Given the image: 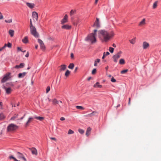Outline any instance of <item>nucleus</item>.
Returning <instances> with one entry per match:
<instances>
[{
    "mask_svg": "<svg viewBox=\"0 0 161 161\" xmlns=\"http://www.w3.org/2000/svg\"><path fill=\"white\" fill-rule=\"evenodd\" d=\"M97 33L99 37L105 42L108 41L114 36L113 31H107L104 30H100L98 31Z\"/></svg>",
    "mask_w": 161,
    "mask_h": 161,
    "instance_id": "1",
    "label": "nucleus"
},
{
    "mask_svg": "<svg viewBox=\"0 0 161 161\" xmlns=\"http://www.w3.org/2000/svg\"><path fill=\"white\" fill-rule=\"evenodd\" d=\"M98 31L97 30H94L93 32L89 34L87 36L85 40L91 42L92 43H94L96 42V36H97Z\"/></svg>",
    "mask_w": 161,
    "mask_h": 161,
    "instance_id": "2",
    "label": "nucleus"
},
{
    "mask_svg": "<svg viewBox=\"0 0 161 161\" xmlns=\"http://www.w3.org/2000/svg\"><path fill=\"white\" fill-rule=\"evenodd\" d=\"M18 128V127L16 125L11 124L8 126L7 130L8 131H12L15 130Z\"/></svg>",
    "mask_w": 161,
    "mask_h": 161,
    "instance_id": "3",
    "label": "nucleus"
},
{
    "mask_svg": "<svg viewBox=\"0 0 161 161\" xmlns=\"http://www.w3.org/2000/svg\"><path fill=\"white\" fill-rule=\"evenodd\" d=\"M30 32L31 34L35 37L37 38L39 36L38 33L37 32L36 28L35 26L30 27Z\"/></svg>",
    "mask_w": 161,
    "mask_h": 161,
    "instance_id": "4",
    "label": "nucleus"
},
{
    "mask_svg": "<svg viewBox=\"0 0 161 161\" xmlns=\"http://www.w3.org/2000/svg\"><path fill=\"white\" fill-rule=\"evenodd\" d=\"M122 53V52L119 51L113 56L112 58L114 62L117 63V62L118 59L121 57Z\"/></svg>",
    "mask_w": 161,
    "mask_h": 161,
    "instance_id": "5",
    "label": "nucleus"
},
{
    "mask_svg": "<svg viewBox=\"0 0 161 161\" xmlns=\"http://www.w3.org/2000/svg\"><path fill=\"white\" fill-rule=\"evenodd\" d=\"M10 73H7L3 79L1 80L2 82L4 83L9 78V76L10 75Z\"/></svg>",
    "mask_w": 161,
    "mask_h": 161,
    "instance_id": "6",
    "label": "nucleus"
},
{
    "mask_svg": "<svg viewBox=\"0 0 161 161\" xmlns=\"http://www.w3.org/2000/svg\"><path fill=\"white\" fill-rule=\"evenodd\" d=\"M98 112L96 111H93L92 113L88 114L85 116L86 117H92L93 116H97L98 115Z\"/></svg>",
    "mask_w": 161,
    "mask_h": 161,
    "instance_id": "7",
    "label": "nucleus"
},
{
    "mask_svg": "<svg viewBox=\"0 0 161 161\" xmlns=\"http://www.w3.org/2000/svg\"><path fill=\"white\" fill-rule=\"evenodd\" d=\"M96 19V20L95 21L93 26L97 28H99L100 27L99 19L97 18Z\"/></svg>",
    "mask_w": 161,
    "mask_h": 161,
    "instance_id": "8",
    "label": "nucleus"
},
{
    "mask_svg": "<svg viewBox=\"0 0 161 161\" xmlns=\"http://www.w3.org/2000/svg\"><path fill=\"white\" fill-rule=\"evenodd\" d=\"M71 25H64L61 26V28L63 29L70 30L71 28Z\"/></svg>",
    "mask_w": 161,
    "mask_h": 161,
    "instance_id": "9",
    "label": "nucleus"
},
{
    "mask_svg": "<svg viewBox=\"0 0 161 161\" xmlns=\"http://www.w3.org/2000/svg\"><path fill=\"white\" fill-rule=\"evenodd\" d=\"M68 16L67 14H65L63 19L61 20V24L63 25L64 24L68 22Z\"/></svg>",
    "mask_w": 161,
    "mask_h": 161,
    "instance_id": "10",
    "label": "nucleus"
},
{
    "mask_svg": "<svg viewBox=\"0 0 161 161\" xmlns=\"http://www.w3.org/2000/svg\"><path fill=\"white\" fill-rule=\"evenodd\" d=\"M17 157L19 158H22L25 161H26V159L25 158V157L23 155L22 153L18 152L17 153Z\"/></svg>",
    "mask_w": 161,
    "mask_h": 161,
    "instance_id": "11",
    "label": "nucleus"
},
{
    "mask_svg": "<svg viewBox=\"0 0 161 161\" xmlns=\"http://www.w3.org/2000/svg\"><path fill=\"white\" fill-rule=\"evenodd\" d=\"M34 117H30L25 124V126L27 127L32 122L34 119Z\"/></svg>",
    "mask_w": 161,
    "mask_h": 161,
    "instance_id": "12",
    "label": "nucleus"
},
{
    "mask_svg": "<svg viewBox=\"0 0 161 161\" xmlns=\"http://www.w3.org/2000/svg\"><path fill=\"white\" fill-rule=\"evenodd\" d=\"M149 44L146 42H144L142 43V47L143 49H146L149 47Z\"/></svg>",
    "mask_w": 161,
    "mask_h": 161,
    "instance_id": "13",
    "label": "nucleus"
},
{
    "mask_svg": "<svg viewBox=\"0 0 161 161\" xmlns=\"http://www.w3.org/2000/svg\"><path fill=\"white\" fill-rule=\"evenodd\" d=\"M26 4L29 8L31 9L34 8L35 5L34 3H29L28 2H26Z\"/></svg>",
    "mask_w": 161,
    "mask_h": 161,
    "instance_id": "14",
    "label": "nucleus"
},
{
    "mask_svg": "<svg viewBox=\"0 0 161 161\" xmlns=\"http://www.w3.org/2000/svg\"><path fill=\"white\" fill-rule=\"evenodd\" d=\"M29 149L31 151L33 154H35L36 155L37 154V152L36 149L34 147L29 148Z\"/></svg>",
    "mask_w": 161,
    "mask_h": 161,
    "instance_id": "15",
    "label": "nucleus"
},
{
    "mask_svg": "<svg viewBox=\"0 0 161 161\" xmlns=\"http://www.w3.org/2000/svg\"><path fill=\"white\" fill-rule=\"evenodd\" d=\"M32 16L33 18L35 19L37 21L38 19V14L36 12H33L32 13Z\"/></svg>",
    "mask_w": 161,
    "mask_h": 161,
    "instance_id": "16",
    "label": "nucleus"
},
{
    "mask_svg": "<svg viewBox=\"0 0 161 161\" xmlns=\"http://www.w3.org/2000/svg\"><path fill=\"white\" fill-rule=\"evenodd\" d=\"M145 21L146 19H142V20L139 23V25L142 26L146 24Z\"/></svg>",
    "mask_w": 161,
    "mask_h": 161,
    "instance_id": "17",
    "label": "nucleus"
},
{
    "mask_svg": "<svg viewBox=\"0 0 161 161\" xmlns=\"http://www.w3.org/2000/svg\"><path fill=\"white\" fill-rule=\"evenodd\" d=\"M26 74V73L25 72H23V73H20L18 75V77L19 78H23L25 76Z\"/></svg>",
    "mask_w": 161,
    "mask_h": 161,
    "instance_id": "18",
    "label": "nucleus"
},
{
    "mask_svg": "<svg viewBox=\"0 0 161 161\" xmlns=\"http://www.w3.org/2000/svg\"><path fill=\"white\" fill-rule=\"evenodd\" d=\"M22 42L24 43H27L28 42V37L26 36L24 37V39L22 40Z\"/></svg>",
    "mask_w": 161,
    "mask_h": 161,
    "instance_id": "19",
    "label": "nucleus"
},
{
    "mask_svg": "<svg viewBox=\"0 0 161 161\" xmlns=\"http://www.w3.org/2000/svg\"><path fill=\"white\" fill-rule=\"evenodd\" d=\"M91 130V129L90 127H89L87 128L86 134V136H88L89 135Z\"/></svg>",
    "mask_w": 161,
    "mask_h": 161,
    "instance_id": "20",
    "label": "nucleus"
},
{
    "mask_svg": "<svg viewBox=\"0 0 161 161\" xmlns=\"http://www.w3.org/2000/svg\"><path fill=\"white\" fill-rule=\"evenodd\" d=\"M34 118L41 121H42L44 119V118L40 116H34Z\"/></svg>",
    "mask_w": 161,
    "mask_h": 161,
    "instance_id": "21",
    "label": "nucleus"
},
{
    "mask_svg": "<svg viewBox=\"0 0 161 161\" xmlns=\"http://www.w3.org/2000/svg\"><path fill=\"white\" fill-rule=\"evenodd\" d=\"M93 86L94 87L101 88L102 86V85H100L98 82H97Z\"/></svg>",
    "mask_w": 161,
    "mask_h": 161,
    "instance_id": "22",
    "label": "nucleus"
},
{
    "mask_svg": "<svg viewBox=\"0 0 161 161\" xmlns=\"http://www.w3.org/2000/svg\"><path fill=\"white\" fill-rule=\"evenodd\" d=\"M53 104L54 105H56L57 104H58L59 101L57 100L56 99L54 98L52 100Z\"/></svg>",
    "mask_w": 161,
    "mask_h": 161,
    "instance_id": "23",
    "label": "nucleus"
},
{
    "mask_svg": "<svg viewBox=\"0 0 161 161\" xmlns=\"http://www.w3.org/2000/svg\"><path fill=\"white\" fill-rule=\"evenodd\" d=\"M60 70L64 71L66 69V66L65 64H63L60 66Z\"/></svg>",
    "mask_w": 161,
    "mask_h": 161,
    "instance_id": "24",
    "label": "nucleus"
},
{
    "mask_svg": "<svg viewBox=\"0 0 161 161\" xmlns=\"http://www.w3.org/2000/svg\"><path fill=\"white\" fill-rule=\"evenodd\" d=\"M14 31L12 30H10L9 31V34L11 37H13L14 36Z\"/></svg>",
    "mask_w": 161,
    "mask_h": 161,
    "instance_id": "25",
    "label": "nucleus"
},
{
    "mask_svg": "<svg viewBox=\"0 0 161 161\" xmlns=\"http://www.w3.org/2000/svg\"><path fill=\"white\" fill-rule=\"evenodd\" d=\"M5 118V116L3 113H1L0 114V120H3Z\"/></svg>",
    "mask_w": 161,
    "mask_h": 161,
    "instance_id": "26",
    "label": "nucleus"
},
{
    "mask_svg": "<svg viewBox=\"0 0 161 161\" xmlns=\"http://www.w3.org/2000/svg\"><path fill=\"white\" fill-rule=\"evenodd\" d=\"M6 93L7 94H9L11 91V89L10 88H6L5 89Z\"/></svg>",
    "mask_w": 161,
    "mask_h": 161,
    "instance_id": "27",
    "label": "nucleus"
},
{
    "mask_svg": "<svg viewBox=\"0 0 161 161\" xmlns=\"http://www.w3.org/2000/svg\"><path fill=\"white\" fill-rule=\"evenodd\" d=\"M125 60L123 58H121L119 60V64H125Z\"/></svg>",
    "mask_w": 161,
    "mask_h": 161,
    "instance_id": "28",
    "label": "nucleus"
},
{
    "mask_svg": "<svg viewBox=\"0 0 161 161\" xmlns=\"http://www.w3.org/2000/svg\"><path fill=\"white\" fill-rule=\"evenodd\" d=\"M80 20L79 19H78L75 22H73V24L74 25L76 26L80 22Z\"/></svg>",
    "mask_w": 161,
    "mask_h": 161,
    "instance_id": "29",
    "label": "nucleus"
},
{
    "mask_svg": "<svg viewBox=\"0 0 161 161\" xmlns=\"http://www.w3.org/2000/svg\"><path fill=\"white\" fill-rule=\"evenodd\" d=\"M158 3V1H156L154 3L153 6V9H155L157 8Z\"/></svg>",
    "mask_w": 161,
    "mask_h": 161,
    "instance_id": "30",
    "label": "nucleus"
},
{
    "mask_svg": "<svg viewBox=\"0 0 161 161\" xmlns=\"http://www.w3.org/2000/svg\"><path fill=\"white\" fill-rule=\"evenodd\" d=\"M100 59H97L95 60L94 64V66H97V63H99L100 62Z\"/></svg>",
    "mask_w": 161,
    "mask_h": 161,
    "instance_id": "31",
    "label": "nucleus"
},
{
    "mask_svg": "<svg viewBox=\"0 0 161 161\" xmlns=\"http://www.w3.org/2000/svg\"><path fill=\"white\" fill-rule=\"evenodd\" d=\"M74 67V64L73 63H71L69 64L68 67L71 69H73Z\"/></svg>",
    "mask_w": 161,
    "mask_h": 161,
    "instance_id": "32",
    "label": "nucleus"
},
{
    "mask_svg": "<svg viewBox=\"0 0 161 161\" xmlns=\"http://www.w3.org/2000/svg\"><path fill=\"white\" fill-rule=\"evenodd\" d=\"M70 71L69 70H67L65 73V76L66 77H67L70 75Z\"/></svg>",
    "mask_w": 161,
    "mask_h": 161,
    "instance_id": "33",
    "label": "nucleus"
},
{
    "mask_svg": "<svg viewBox=\"0 0 161 161\" xmlns=\"http://www.w3.org/2000/svg\"><path fill=\"white\" fill-rule=\"evenodd\" d=\"M76 108L77 109H80L81 110H83L84 109V108L81 106H76Z\"/></svg>",
    "mask_w": 161,
    "mask_h": 161,
    "instance_id": "34",
    "label": "nucleus"
},
{
    "mask_svg": "<svg viewBox=\"0 0 161 161\" xmlns=\"http://www.w3.org/2000/svg\"><path fill=\"white\" fill-rule=\"evenodd\" d=\"M135 39H136V38H134L132 39L131 40H130V42L132 44H134L136 42Z\"/></svg>",
    "mask_w": 161,
    "mask_h": 161,
    "instance_id": "35",
    "label": "nucleus"
},
{
    "mask_svg": "<svg viewBox=\"0 0 161 161\" xmlns=\"http://www.w3.org/2000/svg\"><path fill=\"white\" fill-rule=\"evenodd\" d=\"M18 114H15L14 116H13V117H12L11 118L10 120H14L15 119L17 118V117H18Z\"/></svg>",
    "mask_w": 161,
    "mask_h": 161,
    "instance_id": "36",
    "label": "nucleus"
},
{
    "mask_svg": "<svg viewBox=\"0 0 161 161\" xmlns=\"http://www.w3.org/2000/svg\"><path fill=\"white\" fill-rule=\"evenodd\" d=\"M114 48H113L111 47H109V50L111 53H113L114 52Z\"/></svg>",
    "mask_w": 161,
    "mask_h": 161,
    "instance_id": "37",
    "label": "nucleus"
},
{
    "mask_svg": "<svg viewBox=\"0 0 161 161\" xmlns=\"http://www.w3.org/2000/svg\"><path fill=\"white\" fill-rule=\"evenodd\" d=\"M74 133V131L71 129H69L68 133V135L72 134Z\"/></svg>",
    "mask_w": 161,
    "mask_h": 161,
    "instance_id": "38",
    "label": "nucleus"
},
{
    "mask_svg": "<svg viewBox=\"0 0 161 161\" xmlns=\"http://www.w3.org/2000/svg\"><path fill=\"white\" fill-rule=\"evenodd\" d=\"M75 12V10H71L70 12V15L71 16L74 14Z\"/></svg>",
    "mask_w": 161,
    "mask_h": 161,
    "instance_id": "39",
    "label": "nucleus"
},
{
    "mask_svg": "<svg viewBox=\"0 0 161 161\" xmlns=\"http://www.w3.org/2000/svg\"><path fill=\"white\" fill-rule=\"evenodd\" d=\"M128 70L127 69L123 70L121 71V73L122 74H125L128 71Z\"/></svg>",
    "mask_w": 161,
    "mask_h": 161,
    "instance_id": "40",
    "label": "nucleus"
},
{
    "mask_svg": "<svg viewBox=\"0 0 161 161\" xmlns=\"http://www.w3.org/2000/svg\"><path fill=\"white\" fill-rule=\"evenodd\" d=\"M50 88L49 86H48L46 89V93H47L50 91Z\"/></svg>",
    "mask_w": 161,
    "mask_h": 161,
    "instance_id": "41",
    "label": "nucleus"
},
{
    "mask_svg": "<svg viewBox=\"0 0 161 161\" xmlns=\"http://www.w3.org/2000/svg\"><path fill=\"white\" fill-rule=\"evenodd\" d=\"M41 48L43 50H44L45 49V46L44 43L40 45Z\"/></svg>",
    "mask_w": 161,
    "mask_h": 161,
    "instance_id": "42",
    "label": "nucleus"
},
{
    "mask_svg": "<svg viewBox=\"0 0 161 161\" xmlns=\"http://www.w3.org/2000/svg\"><path fill=\"white\" fill-rule=\"evenodd\" d=\"M78 131L81 134H83L84 132V130L81 129H79Z\"/></svg>",
    "mask_w": 161,
    "mask_h": 161,
    "instance_id": "43",
    "label": "nucleus"
},
{
    "mask_svg": "<svg viewBox=\"0 0 161 161\" xmlns=\"http://www.w3.org/2000/svg\"><path fill=\"white\" fill-rule=\"evenodd\" d=\"M38 41L40 45L43 43V41L39 39H38Z\"/></svg>",
    "mask_w": 161,
    "mask_h": 161,
    "instance_id": "44",
    "label": "nucleus"
},
{
    "mask_svg": "<svg viewBox=\"0 0 161 161\" xmlns=\"http://www.w3.org/2000/svg\"><path fill=\"white\" fill-rule=\"evenodd\" d=\"M5 22H6V23H11L12 22V19H9L8 20H5Z\"/></svg>",
    "mask_w": 161,
    "mask_h": 161,
    "instance_id": "45",
    "label": "nucleus"
},
{
    "mask_svg": "<svg viewBox=\"0 0 161 161\" xmlns=\"http://www.w3.org/2000/svg\"><path fill=\"white\" fill-rule=\"evenodd\" d=\"M111 81L113 82H116V80L114 79L113 77H112L111 78Z\"/></svg>",
    "mask_w": 161,
    "mask_h": 161,
    "instance_id": "46",
    "label": "nucleus"
},
{
    "mask_svg": "<svg viewBox=\"0 0 161 161\" xmlns=\"http://www.w3.org/2000/svg\"><path fill=\"white\" fill-rule=\"evenodd\" d=\"M96 72V69H93L92 71V74L93 75H94L95 74Z\"/></svg>",
    "mask_w": 161,
    "mask_h": 161,
    "instance_id": "47",
    "label": "nucleus"
},
{
    "mask_svg": "<svg viewBox=\"0 0 161 161\" xmlns=\"http://www.w3.org/2000/svg\"><path fill=\"white\" fill-rule=\"evenodd\" d=\"M25 65V64L24 63H21L20 65H19V66L20 67V68H23Z\"/></svg>",
    "mask_w": 161,
    "mask_h": 161,
    "instance_id": "48",
    "label": "nucleus"
},
{
    "mask_svg": "<svg viewBox=\"0 0 161 161\" xmlns=\"http://www.w3.org/2000/svg\"><path fill=\"white\" fill-rule=\"evenodd\" d=\"M7 44V47L9 48H11L12 46V44L9 43L8 42Z\"/></svg>",
    "mask_w": 161,
    "mask_h": 161,
    "instance_id": "49",
    "label": "nucleus"
},
{
    "mask_svg": "<svg viewBox=\"0 0 161 161\" xmlns=\"http://www.w3.org/2000/svg\"><path fill=\"white\" fill-rule=\"evenodd\" d=\"M9 158L10 159H13L14 161L15 160V159H16L14 157L12 156H10L9 157Z\"/></svg>",
    "mask_w": 161,
    "mask_h": 161,
    "instance_id": "50",
    "label": "nucleus"
},
{
    "mask_svg": "<svg viewBox=\"0 0 161 161\" xmlns=\"http://www.w3.org/2000/svg\"><path fill=\"white\" fill-rule=\"evenodd\" d=\"M3 18V16L2 13L0 12V19H2Z\"/></svg>",
    "mask_w": 161,
    "mask_h": 161,
    "instance_id": "51",
    "label": "nucleus"
},
{
    "mask_svg": "<svg viewBox=\"0 0 161 161\" xmlns=\"http://www.w3.org/2000/svg\"><path fill=\"white\" fill-rule=\"evenodd\" d=\"M30 27L33 26L32 25V21L31 19L30 20Z\"/></svg>",
    "mask_w": 161,
    "mask_h": 161,
    "instance_id": "52",
    "label": "nucleus"
},
{
    "mask_svg": "<svg viewBox=\"0 0 161 161\" xmlns=\"http://www.w3.org/2000/svg\"><path fill=\"white\" fill-rule=\"evenodd\" d=\"M15 68H17V69H19V68H20V67L19 66V65H16L15 67H14Z\"/></svg>",
    "mask_w": 161,
    "mask_h": 161,
    "instance_id": "53",
    "label": "nucleus"
},
{
    "mask_svg": "<svg viewBox=\"0 0 161 161\" xmlns=\"http://www.w3.org/2000/svg\"><path fill=\"white\" fill-rule=\"evenodd\" d=\"M65 119L64 117H61L60 119V120L61 121L64 120Z\"/></svg>",
    "mask_w": 161,
    "mask_h": 161,
    "instance_id": "54",
    "label": "nucleus"
},
{
    "mask_svg": "<svg viewBox=\"0 0 161 161\" xmlns=\"http://www.w3.org/2000/svg\"><path fill=\"white\" fill-rule=\"evenodd\" d=\"M109 53L108 52H107L106 53H105V56H108L109 54Z\"/></svg>",
    "mask_w": 161,
    "mask_h": 161,
    "instance_id": "55",
    "label": "nucleus"
},
{
    "mask_svg": "<svg viewBox=\"0 0 161 161\" xmlns=\"http://www.w3.org/2000/svg\"><path fill=\"white\" fill-rule=\"evenodd\" d=\"M50 138L51 139V140H54L55 141H56V138H55L54 137H50Z\"/></svg>",
    "mask_w": 161,
    "mask_h": 161,
    "instance_id": "56",
    "label": "nucleus"
},
{
    "mask_svg": "<svg viewBox=\"0 0 161 161\" xmlns=\"http://www.w3.org/2000/svg\"><path fill=\"white\" fill-rule=\"evenodd\" d=\"M130 97H129V102L128 103V105H130Z\"/></svg>",
    "mask_w": 161,
    "mask_h": 161,
    "instance_id": "57",
    "label": "nucleus"
},
{
    "mask_svg": "<svg viewBox=\"0 0 161 161\" xmlns=\"http://www.w3.org/2000/svg\"><path fill=\"white\" fill-rule=\"evenodd\" d=\"M105 56H106L105 55V52H104V53H103V56L102 57V58L103 59H104V58H105Z\"/></svg>",
    "mask_w": 161,
    "mask_h": 161,
    "instance_id": "58",
    "label": "nucleus"
},
{
    "mask_svg": "<svg viewBox=\"0 0 161 161\" xmlns=\"http://www.w3.org/2000/svg\"><path fill=\"white\" fill-rule=\"evenodd\" d=\"M6 47H7V44H5L3 47V48H5Z\"/></svg>",
    "mask_w": 161,
    "mask_h": 161,
    "instance_id": "59",
    "label": "nucleus"
},
{
    "mask_svg": "<svg viewBox=\"0 0 161 161\" xmlns=\"http://www.w3.org/2000/svg\"><path fill=\"white\" fill-rule=\"evenodd\" d=\"M29 56V53L28 52H27V54L25 55V56L26 57H28Z\"/></svg>",
    "mask_w": 161,
    "mask_h": 161,
    "instance_id": "60",
    "label": "nucleus"
},
{
    "mask_svg": "<svg viewBox=\"0 0 161 161\" xmlns=\"http://www.w3.org/2000/svg\"><path fill=\"white\" fill-rule=\"evenodd\" d=\"M70 57H71V58H73V57H74V55H73V53H71V56H70Z\"/></svg>",
    "mask_w": 161,
    "mask_h": 161,
    "instance_id": "61",
    "label": "nucleus"
},
{
    "mask_svg": "<svg viewBox=\"0 0 161 161\" xmlns=\"http://www.w3.org/2000/svg\"><path fill=\"white\" fill-rule=\"evenodd\" d=\"M25 115V114H24V116L20 118V119L22 120L24 118Z\"/></svg>",
    "mask_w": 161,
    "mask_h": 161,
    "instance_id": "62",
    "label": "nucleus"
},
{
    "mask_svg": "<svg viewBox=\"0 0 161 161\" xmlns=\"http://www.w3.org/2000/svg\"><path fill=\"white\" fill-rule=\"evenodd\" d=\"M113 47H116V45L115 44H113Z\"/></svg>",
    "mask_w": 161,
    "mask_h": 161,
    "instance_id": "63",
    "label": "nucleus"
},
{
    "mask_svg": "<svg viewBox=\"0 0 161 161\" xmlns=\"http://www.w3.org/2000/svg\"><path fill=\"white\" fill-rule=\"evenodd\" d=\"M92 78V77H89L88 79V80H90Z\"/></svg>",
    "mask_w": 161,
    "mask_h": 161,
    "instance_id": "64",
    "label": "nucleus"
}]
</instances>
